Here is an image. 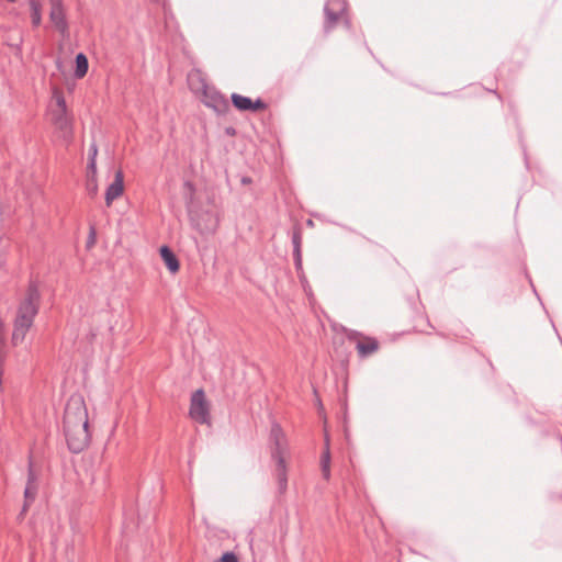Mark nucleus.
I'll return each mask as SVG.
<instances>
[{"instance_id": "obj_1", "label": "nucleus", "mask_w": 562, "mask_h": 562, "mask_svg": "<svg viewBox=\"0 0 562 562\" xmlns=\"http://www.w3.org/2000/svg\"><path fill=\"white\" fill-rule=\"evenodd\" d=\"M88 411L82 396L72 395L65 407L64 434L67 446L74 453L85 450L90 442Z\"/></svg>"}, {"instance_id": "obj_2", "label": "nucleus", "mask_w": 562, "mask_h": 562, "mask_svg": "<svg viewBox=\"0 0 562 562\" xmlns=\"http://www.w3.org/2000/svg\"><path fill=\"white\" fill-rule=\"evenodd\" d=\"M40 293L35 285H30L26 295L20 303L14 319L12 333L13 345H19L25 338L26 333L32 327L34 317L38 313Z\"/></svg>"}, {"instance_id": "obj_3", "label": "nucleus", "mask_w": 562, "mask_h": 562, "mask_svg": "<svg viewBox=\"0 0 562 562\" xmlns=\"http://www.w3.org/2000/svg\"><path fill=\"white\" fill-rule=\"evenodd\" d=\"M189 83L193 91L201 93L202 102L218 114H225L229 110L228 100L214 87L209 86L200 71L189 75Z\"/></svg>"}, {"instance_id": "obj_4", "label": "nucleus", "mask_w": 562, "mask_h": 562, "mask_svg": "<svg viewBox=\"0 0 562 562\" xmlns=\"http://www.w3.org/2000/svg\"><path fill=\"white\" fill-rule=\"evenodd\" d=\"M324 13V31L328 33L336 27L339 21L345 19L346 2L344 0H327Z\"/></svg>"}, {"instance_id": "obj_5", "label": "nucleus", "mask_w": 562, "mask_h": 562, "mask_svg": "<svg viewBox=\"0 0 562 562\" xmlns=\"http://www.w3.org/2000/svg\"><path fill=\"white\" fill-rule=\"evenodd\" d=\"M190 417L200 423V424H209L210 423V409L209 404L205 400V394L202 389L193 392L191 396V404L189 411Z\"/></svg>"}, {"instance_id": "obj_6", "label": "nucleus", "mask_w": 562, "mask_h": 562, "mask_svg": "<svg viewBox=\"0 0 562 562\" xmlns=\"http://www.w3.org/2000/svg\"><path fill=\"white\" fill-rule=\"evenodd\" d=\"M270 442L272 459L276 462H279L280 459L285 460L289 452L288 440L281 426L277 423L272 424L271 426Z\"/></svg>"}, {"instance_id": "obj_7", "label": "nucleus", "mask_w": 562, "mask_h": 562, "mask_svg": "<svg viewBox=\"0 0 562 562\" xmlns=\"http://www.w3.org/2000/svg\"><path fill=\"white\" fill-rule=\"evenodd\" d=\"M350 340H356V349L360 358H368L379 350V341L372 337H363L352 331L348 335Z\"/></svg>"}, {"instance_id": "obj_8", "label": "nucleus", "mask_w": 562, "mask_h": 562, "mask_svg": "<svg viewBox=\"0 0 562 562\" xmlns=\"http://www.w3.org/2000/svg\"><path fill=\"white\" fill-rule=\"evenodd\" d=\"M49 19L60 34L65 36L68 32V24L65 16L63 0H49Z\"/></svg>"}, {"instance_id": "obj_9", "label": "nucleus", "mask_w": 562, "mask_h": 562, "mask_svg": "<svg viewBox=\"0 0 562 562\" xmlns=\"http://www.w3.org/2000/svg\"><path fill=\"white\" fill-rule=\"evenodd\" d=\"M52 121L55 127L63 133L64 137H69L71 135V119L67 110L53 109Z\"/></svg>"}, {"instance_id": "obj_10", "label": "nucleus", "mask_w": 562, "mask_h": 562, "mask_svg": "<svg viewBox=\"0 0 562 562\" xmlns=\"http://www.w3.org/2000/svg\"><path fill=\"white\" fill-rule=\"evenodd\" d=\"M124 191V176L122 170H117L114 176L113 182L106 188L105 191V203L108 206L112 204V202L121 196Z\"/></svg>"}, {"instance_id": "obj_11", "label": "nucleus", "mask_w": 562, "mask_h": 562, "mask_svg": "<svg viewBox=\"0 0 562 562\" xmlns=\"http://www.w3.org/2000/svg\"><path fill=\"white\" fill-rule=\"evenodd\" d=\"M293 258L296 270H302V231L295 227L292 232Z\"/></svg>"}, {"instance_id": "obj_12", "label": "nucleus", "mask_w": 562, "mask_h": 562, "mask_svg": "<svg viewBox=\"0 0 562 562\" xmlns=\"http://www.w3.org/2000/svg\"><path fill=\"white\" fill-rule=\"evenodd\" d=\"M159 252L168 270L171 273H177L180 269V262L173 251L168 246H161Z\"/></svg>"}, {"instance_id": "obj_13", "label": "nucleus", "mask_w": 562, "mask_h": 562, "mask_svg": "<svg viewBox=\"0 0 562 562\" xmlns=\"http://www.w3.org/2000/svg\"><path fill=\"white\" fill-rule=\"evenodd\" d=\"M276 477L279 485L280 493H284L288 486V475H286V462L285 460H279L276 462Z\"/></svg>"}, {"instance_id": "obj_14", "label": "nucleus", "mask_w": 562, "mask_h": 562, "mask_svg": "<svg viewBox=\"0 0 562 562\" xmlns=\"http://www.w3.org/2000/svg\"><path fill=\"white\" fill-rule=\"evenodd\" d=\"M203 215L206 217V223L201 224L200 222H198L195 224L196 228L202 234L213 233L217 227V218L214 217L210 212H206Z\"/></svg>"}, {"instance_id": "obj_15", "label": "nucleus", "mask_w": 562, "mask_h": 562, "mask_svg": "<svg viewBox=\"0 0 562 562\" xmlns=\"http://www.w3.org/2000/svg\"><path fill=\"white\" fill-rule=\"evenodd\" d=\"M37 494V484H26L24 490V505L21 515H24Z\"/></svg>"}, {"instance_id": "obj_16", "label": "nucleus", "mask_w": 562, "mask_h": 562, "mask_svg": "<svg viewBox=\"0 0 562 562\" xmlns=\"http://www.w3.org/2000/svg\"><path fill=\"white\" fill-rule=\"evenodd\" d=\"M88 58L85 54L79 53L76 56V69H75V77L78 79L83 78L87 75L88 71Z\"/></svg>"}, {"instance_id": "obj_17", "label": "nucleus", "mask_w": 562, "mask_h": 562, "mask_svg": "<svg viewBox=\"0 0 562 562\" xmlns=\"http://www.w3.org/2000/svg\"><path fill=\"white\" fill-rule=\"evenodd\" d=\"M232 103L238 111H250L251 99L238 93L232 94Z\"/></svg>"}, {"instance_id": "obj_18", "label": "nucleus", "mask_w": 562, "mask_h": 562, "mask_svg": "<svg viewBox=\"0 0 562 562\" xmlns=\"http://www.w3.org/2000/svg\"><path fill=\"white\" fill-rule=\"evenodd\" d=\"M321 469L322 474L325 480H329L330 477V451L328 442H326V448L321 457Z\"/></svg>"}, {"instance_id": "obj_19", "label": "nucleus", "mask_w": 562, "mask_h": 562, "mask_svg": "<svg viewBox=\"0 0 562 562\" xmlns=\"http://www.w3.org/2000/svg\"><path fill=\"white\" fill-rule=\"evenodd\" d=\"M30 8H31V19L33 26L37 27L40 26L42 22V5L38 0H30Z\"/></svg>"}, {"instance_id": "obj_20", "label": "nucleus", "mask_w": 562, "mask_h": 562, "mask_svg": "<svg viewBox=\"0 0 562 562\" xmlns=\"http://www.w3.org/2000/svg\"><path fill=\"white\" fill-rule=\"evenodd\" d=\"M86 190L91 198L98 194L97 177L89 176L86 180Z\"/></svg>"}, {"instance_id": "obj_21", "label": "nucleus", "mask_w": 562, "mask_h": 562, "mask_svg": "<svg viewBox=\"0 0 562 562\" xmlns=\"http://www.w3.org/2000/svg\"><path fill=\"white\" fill-rule=\"evenodd\" d=\"M268 108L267 103L261 99H257L255 101L251 100L250 112L263 111Z\"/></svg>"}, {"instance_id": "obj_22", "label": "nucleus", "mask_w": 562, "mask_h": 562, "mask_svg": "<svg viewBox=\"0 0 562 562\" xmlns=\"http://www.w3.org/2000/svg\"><path fill=\"white\" fill-rule=\"evenodd\" d=\"M54 98L56 101V109L67 110L65 98L60 92L55 91Z\"/></svg>"}, {"instance_id": "obj_23", "label": "nucleus", "mask_w": 562, "mask_h": 562, "mask_svg": "<svg viewBox=\"0 0 562 562\" xmlns=\"http://www.w3.org/2000/svg\"><path fill=\"white\" fill-rule=\"evenodd\" d=\"M89 176L97 177V164L93 157H89V162L87 166V177Z\"/></svg>"}, {"instance_id": "obj_24", "label": "nucleus", "mask_w": 562, "mask_h": 562, "mask_svg": "<svg viewBox=\"0 0 562 562\" xmlns=\"http://www.w3.org/2000/svg\"><path fill=\"white\" fill-rule=\"evenodd\" d=\"M216 562H239L234 552H225Z\"/></svg>"}, {"instance_id": "obj_25", "label": "nucleus", "mask_w": 562, "mask_h": 562, "mask_svg": "<svg viewBox=\"0 0 562 562\" xmlns=\"http://www.w3.org/2000/svg\"><path fill=\"white\" fill-rule=\"evenodd\" d=\"M36 481H37V476L33 470L32 462H30L26 484H37Z\"/></svg>"}, {"instance_id": "obj_26", "label": "nucleus", "mask_w": 562, "mask_h": 562, "mask_svg": "<svg viewBox=\"0 0 562 562\" xmlns=\"http://www.w3.org/2000/svg\"><path fill=\"white\" fill-rule=\"evenodd\" d=\"M95 243V229L94 227L92 226L90 228V233H89V236H88V240H87V247L90 248L94 245Z\"/></svg>"}, {"instance_id": "obj_27", "label": "nucleus", "mask_w": 562, "mask_h": 562, "mask_svg": "<svg viewBox=\"0 0 562 562\" xmlns=\"http://www.w3.org/2000/svg\"><path fill=\"white\" fill-rule=\"evenodd\" d=\"M97 154H98V148L94 144H92L89 149V157H93V159L95 160Z\"/></svg>"}, {"instance_id": "obj_28", "label": "nucleus", "mask_w": 562, "mask_h": 562, "mask_svg": "<svg viewBox=\"0 0 562 562\" xmlns=\"http://www.w3.org/2000/svg\"><path fill=\"white\" fill-rule=\"evenodd\" d=\"M0 344H5L3 325L0 323Z\"/></svg>"}, {"instance_id": "obj_29", "label": "nucleus", "mask_w": 562, "mask_h": 562, "mask_svg": "<svg viewBox=\"0 0 562 562\" xmlns=\"http://www.w3.org/2000/svg\"><path fill=\"white\" fill-rule=\"evenodd\" d=\"M8 1H9V2H12V3H14V2H16L18 0H8Z\"/></svg>"}]
</instances>
